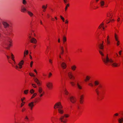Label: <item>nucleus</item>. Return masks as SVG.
Wrapping results in <instances>:
<instances>
[{"label": "nucleus", "mask_w": 123, "mask_h": 123, "mask_svg": "<svg viewBox=\"0 0 123 123\" xmlns=\"http://www.w3.org/2000/svg\"><path fill=\"white\" fill-rule=\"evenodd\" d=\"M99 52L102 56L101 58L103 61L106 64L109 63L113 67H117L119 66V65L115 62L113 59L111 58H109L108 54H107L106 57H105L104 54L102 51L100 50Z\"/></svg>", "instance_id": "nucleus-1"}, {"label": "nucleus", "mask_w": 123, "mask_h": 123, "mask_svg": "<svg viewBox=\"0 0 123 123\" xmlns=\"http://www.w3.org/2000/svg\"><path fill=\"white\" fill-rule=\"evenodd\" d=\"M38 92L39 94V96L40 98H41L44 95L45 93L42 87H38Z\"/></svg>", "instance_id": "nucleus-2"}, {"label": "nucleus", "mask_w": 123, "mask_h": 123, "mask_svg": "<svg viewBox=\"0 0 123 123\" xmlns=\"http://www.w3.org/2000/svg\"><path fill=\"white\" fill-rule=\"evenodd\" d=\"M99 5L102 8H106L108 6V5L106 4L104 0H101L99 2Z\"/></svg>", "instance_id": "nucleus-3"}, {"label": "nucleus", "mask_w": 123, "mask_h": 123, "mask_svg": "<svg viewBox=\"0 0 123 123\" xmlns=\"http://www.w3.org/2000/svg\"><path fill=\"white\" fill-rule=\"evenodd\" d=\"M46 86L49 90H51L53 87V83L50 81L48 82L46 84Z\"/></svg>", "instance_id": "nucleus-4"}, {"label": "nucleus", "mask_w": 123, "mask_h": 123, "mask_svg": "<svg viewBox=\"0 0 123 123\" xmlns=\"http://www.w3.org/2000/svg\"><path fill=\"white\" fill-rule=\"evenodd\" d=\"M62 107L61 102H58L55 104L54 106V108L55 109H58L61 107Z\"/></svg>", "instance_id": "nucleus-5"}, {"label": "nucleus", "mask_w": 123, "mask_h": 123, "mask_svg": "<svg viewBox=\"0 0 123 123\" xmlns=\"http://www.w3.org/2000/svg\"><path fill=\"white\" fill-rule=\"evenodd\" d=\"M28 36L29 38H31L32 36L36 37V35L34 30H32L29 33Z\"/></svg>", "instance_id": "nucleus-6"}, {"label": "nucleus", "mask_w": 123, "mask_h": 123, "mask_svg": "<svg viewBox=\"0 0 123 123\" xmlns=\"http://www.w3.org/2000/svg\"><path fill=\"white\" fill-rule=\"evenodd\" d=\"M123 16H122V14L121 13H120L118 16L117 21L119 23L121 24L123 22Z\"/></svg>", "instance_id": "nucleus-7"}, {"label": "nucleus", "mask_w": 123, "mask_h": 123, "mask_svg": "<svg viewBox=\"0 0 123 123\" xmlns=\"http://www.w3.org/2000/svg\"><path fill=\"white\" fill-rule=\"evenodd\" d=\"M35 105L34 102L33 101L29 103L28 105L29 109L31 111H32L33 110Z\"/></svg>", "instance_id": "nucleus-8"}, {"label": "nucleus", "mask_w": 123, "mask_h": 123, "mask_svg": "<svg viewBox=\"0 0 123 123\" xmlns=\"http://www.w3.org/2000/svg\"><path fill=\"white\" fill-rule=\"evenodd\" d=\"M70 101L72 104H75L76 102V97L74 96H71L69 98Z\"/></svg>", "instance_id": "nucleus-9"}, {"label": "nucleus", "mask_w": 123, "mask_h": 123, "mask_svg": "<svg viewBox=\"0 0 123 123\" xmlns=\"http://www.w3.org/2000/svg\"><path fill=\"white\" fill-rule=\"evenodd\" d=\"M115 39L116 41L117 42V45L118 46L120 44V42L119 39V37L116 33L115 34Z\"/></svg>", "instance_id": "nucleus-10"}, {"label": "nucleus", "mask_w": 123, "mask_h": 123, "mask_svg": "<svg viewBox=\"0 0 123 123\" xmlns=\"http://www.w3.org/2000/svg\"><path fill=\"white\" fill-rule=\"evenodd\" d=\"M34 82L36 83L38 86H40L42 84V81H40L36 77H34L33 78Z\"/></svg>", "instance_id": "nucleus-11"}, {"label": "nucleus", "mask_w": 123, "mask_h": 123, "mask_svg": "<svg viewBox=\"0 0 123 123\" xmlns=\"http://www.w3.org/2000/svg\"><path fill=\"white\" fill-rule=\"evenodd\" d=\"M68 75L69 78L70 79H74L75 78V77L73 75L71 72H69L68 74Z\"/></svg>", "instance_id": "nucleus-12"}, {"label": "nucleus", "mask_w": 123, "mask_h": 123, "mask_svg": "<svg viewBox=\"0 0 123 123\" xmlns=\"http://www.w3.org/2000/svg\"><path fill=\"white\" fill-rule=\"evenodd\" d=\"M59 120L61 123H66L67 121V120L63 116H61L59 118Z\"/></svg>", "instance_id": "nucleus-13"}, {"label": "nucleus", "mask_w": 123, "mask_h": 123, "mask_svg": "<svg viewBox=\"0 0 123 123\" xmlns=\"http://www.w3.org/2000/svg\"><path fill=\"white\" fill-rule=\"evenodd\" d=\"M61 66L62 68L63 69H65L67 67L66 63L64 62H62L61 63Z\"/></svg>", "instance_id": "nucleus-14"}, {"label": "nucleus", "mask_w": 123, "mask_h": 123, "mask_svg": "<svg viewBox=\"0 0 123 123\" xmlns=\"http://www.w3.org/2000/svg\"><path fill=\"white\" fill-rule=\"evenodd\" d=\"M24 63V61L23 60H22L19 62L18 63V66L19 69H21L23 67V65Z\"/></svg>", "instance_id": "nucleus-15"}, {"label": "nucleus", "mask_w": 123, "mask_h": 123, "mask_svg": "<svg viewBox=\"0 0 123 123\" xmlns=\"http://www.w3.org/2000/svg\"><path fill=\"white\" fill-rule=\"evenodd\" d=\"M104 25V23L103 22L102 23L98 26V29H101L102 30L104 31L105 29Z\"/></svg>", "instance_id": "nucleus-16"}, {"label": "nucleus", "mask_w": 123, "mask_h": 123, "mask_svg": "<svg viewBox=\"0 0 123 123\" xmlns=\"http://www.w3.org/2000/svg\"><path fill=\"white\" fill-rule=\"evenodd\" d=\"M30 39V41L31 43L34 44H36L37 43V40L35 38L32 37Z\"/></svg>", "instance_id": "nucleus-17"}, {"label": "nucleus", "mask_w": 123, "mask_h": 123, "mask_svg": "<svg viewBox=\"0 0 123 123\" xmlns=\"http://www.w3.org/2000/svg\"><path fill=\"white\" fill-rule=\"evenodd\" d=\"M58 113L60 114H63L64 112V111L63 109V107L58 109Z\"/></svg>", "instance_id": "nucleus-18"}, {"label": "nucleus", "mask_w": 123, "mask_h": 123, "mask_svg": "<svg viewBox=\"0 0 123 123\" xmlns=\"http://www.w3.org/2000/svg\"><path fill=\"white\" fill-rule=\"evenodd\" d=\"M113 16L112 12V11H109L107 14V16L109 17L110 18H112Z\"/></svg>", "instance_id": "nucleus-19"}, {"label": "nucleus", "mask_w": 123, "mask_h": 123, "mask_svg": "<svg viewBox=\"0 0 123 123\" xmlns=\"http://www.w3.org/2000/svg\"><path fill=\"white\" fill-rule=\"evenodd\" d=\"M77 87L79 89L81 90L82 89V87L80 82H78L77 83Z\"/></svg>", "instance_id": "nucleus-20"}, {"label": "nucleus", "mask_w": 123, "mask_h": 123, "mask_svg": "<svg viewBox=\"0 0 123 123\" xmlns=\"http://www.w3.org/2000/svg\"><path fill=\"white\" fill-rule=\"evenodd\" d=\"M7 41L9 43V48L12 46V41L11 39H9L7 40Z\"/></svg>", "instance_id": "nucleus-21"}, {"label": "nucleus", "mask_w": 123, "mask_h": 123, "mask_svg": "<svg viewBox=\"0 0 123 123\" xmlns=\"http://www.w3.org/2000/svg\"><path fill=\"white\" fill-rule=\"evenodd\" d=\"M107 40L106 42L108 45H109L110 43V36L109 35H108L107 37Z\"/></svg>", "instance_id": "nucleus-22"}, {"label": "nucleus", "mask_w": 123, "mask_h": 123, "mask_svg": "<svg viewBox=\"0 0 123 123\" xmlns=\"http://www.w3.org/2000/svg\"><path fill=\"white\" fill-rule=\"evenodd\" d=\"M29 53V51L28 50H25L24 53L23 58L25 59L26 56Z\"/></svg>", "instance_id": "nucleus-23"}, {"label": "nucleus", "mask_w": 123, "mask_h": 123, "mask_svg": "<svg viewBox=\"0 0 123 123\" xmlns=\"http://www.w3.org/2000/svg\"><path fill=\"white\" fill-rule=\"evenodd\" d=\"M91 78V77L90 76H86L84 80V81L85 82H87Z\"/></svg>", "instance_id": "nucleus-24"}, {"label": "nucleus", "mask_w": 123, "mask_h": 123, "mask_svg": "<svg viewBox=\"0 0 123 123\" xmlns=\"http://www.w3.org/2000/svg\"><path fill=\"white\" fill-rule=\"evenodd\" d=\"M21 11L22 12L24 13L26 12L27 9L24 7L22 6L21 7Z\"/></svg>", "instance_id": "nucleus-25"}, {"label": "nucleus", "mask_w": 123, "mask_h": 123, "mask_svg": "<svg viewBox=\"0 0 123 123\" xmlns=\"http://www.w3.org/2000/svg\"><path fill=\"white\" fill-rule=\"evenodd\" d=\"M76 68L77 67L75 65H73L71 67V69L73 71L75 70Z\"/></svg>", "instance_id": "nucleus-26"}, {"label": "nucleus", "mask_w": 123, "mask_h": 123, "mask_svg": "<svg viewBox=\"0 0 123 123\" xmlns=\"http://www.w3.org/2000/svg\"><path fill=\"white\" fill-rule=\"evenodd\" d=\"M47 7V5H44L42 6V8L43 9V12H45Z\"/></svg>", "instance_id": "nucleus-27"}, {"label": "nucleus", "mask_w": 123, "mask_h": 123, "mask_svg": "<svg viewBox=\"0 0 123 123\" xmlns=\"http://www.w3.org/2000/svg\"><path fill=\"white\" fill-rule=\"evenodd\" d=\"M2 24L5 27H7L9 26V24L5 21H3Z\"/></svg>", "instance_id": "nucleus-28"}, {"label": "nucleus", "mask_w": 123, "mask_h": 123, "mask_svg": "<svg viewBox=\"0 0 123 123\" xmlns=\"http://www.w3.org/2000/svg\"><path fill=\"white\" fill-rule=\"evenodd\" d=\"M118 123H123V117H121L118 118Z\"/></svg>", "instance_id": "nucleus-29"}, {"label": "nucleus", "mask_w": 123, "mask_h": 123, "mask_svg": "<svg viewBox=\"0 0 123 123\" xmlns=\"http://www.w3.org/2000/svg\"><path fill=\"white\" fill-rule=\"evenodd\" d=\"M64 94L66 95H68L69 94V92L66 88H65L63 89Z\"/></svg>", "instance_id": "nucleus-30"}, {"label": "nucleus", "mask_w": 123, "mask_h": 123, "mask_svg": "<svg viewBox=\"0 0 123 123\" xmlns=\"http://www.w3.org/2000/svg\"><path fill=\"white\" fill-rule=\"evenodd\" d=\"M27 13L31 17H32L33 15V13L30 11H28Z\"/></svg>", "instance_id": "nucleus-31"}, {"label": "nucleus", "mask_w": 123, "mask_h": 123, "mask_svg": "<svg viewBox=\"0 0 123 123\" xmlns=\"http://www.w3.org/2000/svg\"><path fill=\"white\" fill-rule=\"evenodd\" d=\"M11 57L12 60L14 61V64H15V62L14 59V55L12 53L11 54Z\"/></svg>", "instance_id": "nucleus-32"}, {"label": "nucleus", "mask_w": 123, "mask_h": 123, "mask_svg": "<svg viewBox=\"0 0 123 123\" xmlns=\"http://www.w3.org/2000/svg\"><path fill=\"white\" fill-rule=\"evenodd\" d=\"M70 83L72 86L74 87L75 86V83L73 81H71L70 82Z\"/></svg>", "instance_id": "nucleus-33"}, {"label": "nucleus", "mask_w": 123, "mask_h": 123, "mask_svg": "<svg viewBox=\"0 0 123 123\" xmlns=\"http://www.w3.org/2000/svg\"><path fill=\"white\" fill-rule=\"evenodd\" d=\"M99 48L100 49H103L104 48V45L103 43L100 44L99 46Z\"/></svg>", "instance_id": "nucleus-34"}, {"label": "nucleus", "mask_w": 123, "mask_h": 123, "mask_svg": "<svg viewBox=\"0 0 123 123\" xmlns=\"http://www.w3.org/2000/svg\"><path fill=\"white\" fill-rule=\"evenodd\" d=\"M29 91L28 90H25L24 91V93L25 95H27L29 93Z\"/></svg>", "instance_id": "nucleus-35"}, {"label": "nucleus", "mask_w": 123, "mask_h": 123, "mask_svg": "<svg viewBox=\"0 0 123 123\" xmlns=\"http://www.w3.org/2000/svg\"><path fill=\"white\" fill-rule=\"evenodd\" d=\"M37 93H34L32 95L31 98V99H32L35 98L37 95Z\"/></svg>", "instance_id": "nucleus-36"}, {"label": "nucleus", "mask_w": 123, "mask_h": 123, "mask_svg": "<svg viewBox=\"0 0 123 123\" xmlns=\"http://www.w3.org/2000/svg\"><path fill=\"white\" fill-rule=\"evenodd\" d=\"M69 4H67L65 6V11H66L67 9L69 7Z\"/></svg>", "instance_id": "nucleus-37"}, {"label": "nucleus", "mask_w": 123, "mask_h": 123, "mask_svg": "<svg viewBox=\"0 0 123 123\" xmlns=\"http://www.w3.org/2000/svg\"><path fill=\"white\" fill-rule=\"evenodd\" d=\"M88 85L89 86H91V87H92L93 86V84L91 82H89L88 83Z\"/></svg>", "instance_id": "nucleus-38"}, {"label": "nucleus", "mask_w": 123, "mask_h": 123, "mask_svg": "<svg viewBox=\"0 0 123 123\" xmlns=\"http://www.w3.org/2000/svg\"><path fill=\"white\" fill-rule=\"evenodd\" d=\"M56 118L55 117H51V121L53 123H54L55 121V119H56Z\"/></svg>", "instance_id": "nucleus-39"}, {"label": "nucleus", "mask_w": 123, "mask_h": 123, "mask_svg": "<svg viewBox=\"0 0 123 123\" xmlns=\"http://www.w3.org/2000/svg\"><path fill=\"white\" fill-rule=\"evenodd\" d=\"M63 41L64 43L67 41L66 37L65 36H64L63 38Z\"/></svg>", "instance_id": "nucleus-40"}, {"label": "nucleus", "mask_w": 123, "mask_h": 123, "mask_svg": "<svg viewBox=\"0 0 123 123\" xmlns=\"http://www.w3.org/2000/svg\"><path fill=\"white\" fill-rule=\"evenodd\" d=\"M119 115V114L118 113H116L114 114L113 117L114 118H115L116 117H117Z\"/></svg>", "instance_id": "nucleus-41"}, {"label": "nucleus", "mask_w": 123, "mask_h": 123, "mask_svg": "<svg viewBox=\"0 0 123 123\" xmlns=\"http://www.w3.org/2000/svg\"><path fill=\"white\" fill-rule=\"evenodd\" d=\"M65 118H68L69 117V115L68 114H66L63 115Z\"/></svg>", "instance_id": "nucleus-42"}, {"label": "nucleus", "mask_w": 123, "mask_h": 123, "mask_svg": "<svg viewBox=\"0 0 123 123\" xmlns=\"http://www.w3.org/2000/svg\"><path fill=\"white\" fill-rule=\"evenodd\" d=\"M25 121H29V117L27 116H26L25 118Z\"/></svg>", "instance_id": "nucleus-43"}, {"label": "nucleus", "mask_w": 123, "mask_h": 123, "mask_svg": "<svg viewBox=\"0 0 123 123\" xmlns=\"http://www.w3.org/2000/svg\"><path fill=\"white\" fill-rule=\"evenodd\" d=\"M35 91L33 89H31L30 91V92L31 94H32L34 93Z\"/></svg>", "instance_id": "nucleus-44"}, {"label": "nucleus", "mask_w": 123, "mask_h": 123, "mask_svg": "<svg viewBox=\"0 0 123 123\" xmlns=\"http://www.w3.org/2000/svg\"><path fill=\"white\" fill-rule=\"evenodd\" d=\"M84 102V99L80 98V104H82Z\"/></svg>", "instance_id": "nucleus-45"}, {"label": "nucleus", "mask_w": 123, "mask_h": 123, "mask_svg": "<svg viewBox=\"0 0 123 123\" xmlns=\"http://www.w3.org/2000/svg\"><path fill=\"white\" fill-rule=\"evenodd\" d=\"M25 102H22V103H21L20 107H22L25 104Z\"/></svg>", "instance_id": "nucleus-46"}, {"label": "nucleus", "mask_w": 123, "mask_h": 123, "mask_svg": "<svg viewBox=\"0 0 123 123\" xmlns=\"http://www.w3.org/2000/svg\"><path fill=\"white\" fill-rule=\"evenodd\" d=\"M99 84V82L98 81H96L94 82V84L95 86L98 85Z\"/></svg>", "instance_id": "nucleus-47"}, {"label": "nucleus", "mask_w": 123, "mask_h": 123, "mask_svg": "<svg viewBox=\"0 0 123 123\" xmlns=\"http://www.w3.org/2000/svg\"><path fill=\"white\" fill-rule=\"evenodd\" d=\"M29 75L31 77H35V75L34 74L32 73H29Z\"/></svg>", "instance_id": "nucleus-48"}, {"label": "nucleus", "mask_w": 123, "mask_h": 123, "mask_svg": "<svg viewBox=\"0 0 123 123\" xmlns=\"http://www.w3.org/2000/svg\"><path fill=\"white\" fill-rule=\"evenodd\" d=\"M52 74L51 72L49 73L48 75V77L49 78H50L52 76Z\"/></svg>", "instance_id": "nucleus-49"}, {"label": "nucleus", "mask_w": 123, "mask_h": 123, "mask_svg": "<svg viewBox=\"0 0 123 123\" xmlns=\"http://www.w3.org/2000/svg\"><path fill=\"white\" fill-rule=\"evenodd\" d=\"M84 94H82L81 95L80 97V99H84Z\"/></svg>", "instance_id": "nucleus-50"}, {"label": "nucleus", "mask_w": 123, "mask_h": 123, "mask_svg": "<svg viewBox=\"0 0 123 123\" xmlns=\"http://www.w3.org/2000/svg\"><path fill=\"white\" fill-rule=\"evenodd\" d=\"M25 97H23L22 98H21V102H24V101L25 100Z\"/></svg>", "instance_id": "nucleus-51"}, {"label": "nucleus", "mask_w": 123, "mask_h": 123, "mask_svg": "<svg viewBox=\"0 0 123 123\" xmlns=\"http://www.w3.org/2000/svg\"><path fill=\"white\" fill-rule=\"evenodd\" d=\"M26 109L25 107H23L21 110V111L22 112H24L26 111Z\"/></svg>", "instance_id": "nucleus-52"}, {"label": "nucleus", "mask_w": 123, "mask_h": 123, "mask_svg": "<svg viewBox=\"0 0 123 123\" xmlns=\"http://www.w3.org/2000/svg\"><path fill=\"white\" fill-rule=\"evenodd\" d=\"M96 92L98 95L99 94V92L98 88H97L96 89Z\"/></svg>", "instance_id": "nucleus-53"}, {"label": "nucleus", "mask_w": 123, "mask_h": 123, "mask_svg": "<svg viewBox=\"0 0 123 123\" xmlns=\"http://www.w3.org/2000/svg\"><path fill=\"white\" fill-rule=\"evenodd\" d=\"M32 86L34 88H36L37 87V85L34 84H32Z\"/></svg>", "instance_id": "nucleus-54"}, {"label": "nucleus", "mask_w": 123, "mask_h": 123, "mask_svg": "<svg viewBox=\"0 0 123 123\" xmlns=\"http://www.w3.org/2000/svg\"><path fill=\"white\" fill-rule=\"evenodd\" d=\"M22 3L24 4L25 5L27 3V2L26 0H23Z\"/></svg>", "instance_id": "nucleus-55"}, {"label": "nucleus", "mask_w": 123, "mask_h": 123, "mask_svg": "<svg viewBox=\"0 0 123 123\" xmlns=\"http://www.w3.org/2000/svg\"><path fill=\"white\" fill-rule=\"evenodd\" d=\"M60 17L61 19L62 20L63 22H64V18L61 15L60 16Z\"/></svg>", "instance_id": "nucleus-56"}, {"label": "nucleus", "mask_w": 123, "mask_h": 123, "mask_svg": "<svg viewBox=\"0 0 123 123\" xmlns=\"http://www.w3.org/2000/svg\"><path fill=\"white\" fill-rule=\"evenodd\" d=\"M33 63V61H31V62L30 63V66L31 67H32Z\"/></svg>", "instance_id": "nucleus-57"}, {"label": "nucleus", "mask_w": 123, "mask_h": 123, "mask_svg": "<svg viewBox=\"0 0 123 123\" xmlns=\"http://www.w3.org/2000/svg\"><path fill=\"white\" fill-rule=\"evenodd\" d=\"M122 50H120V51H119L118 52L119 54L120 55H122Z\"/></svg>", "instance_id": "nucleus-58"}, {"label": "nucleus", "mask_w": 123, "mask_h": 123, "mask_svg": "<svg viewBox=\"0 0 123 123\" xmlns=\"http://www.w3.org/2000/svg\"><path fill=\"white\" fill-rule=\"evenodd\" d=\"M61 51H64L63 47L62 46H61L60 48Z\"/></svg>", "instance_id": "nucleus-59"}, {"label": "nucleus", "mask_w": 123, "mask_h": 123, "mask_svg": "<svg viewBox=\"0 0 123 123\" xmlns=\"http://www.w3.org/2000/svg\"><path fill=\"white\" fill-rule=\"evenodd\" d=\"M49 62L51 64H52V59H50L49 60Z\"/></svg>", "instance_id": "nucleus-60"}, {"label": "nucleus", "mask_w": 123, "mask_h": 123, "mask_svg": "<svg viewBox=\"0 0 123 123\" xmlns=\"http://www.w3.org/2000/svg\"><path fill=\"white\" fill-rule=\"evenodd\" d=\"M68 20L67 19L66 20H65V23L66 24H68Z\"/></svg>", "instance_id": "nucleus-61"}, {"label": "nucleus", "mask_w": 123, "mask_h": 123, "mask_svg": "<svg viewBox=\"0 0 123 123\" xmlns=\"http://www.w3.org/2000/svg\"><path fill=\"white\" fill-rule=\"evenodd\" d=\"M114 56L116 57H118V54L117 53H116L114 55Z\"/></svg>", "instance_id": "nucleus-62"}, {"label": "nucleus", "mask_w": 123, "mask_h": 123, "mask_svg": "<svg viewBox=\"0 0 123 123\" xmlns=\"http://www.w3.org/2000/svg\"><path fill=\"white\" fill-rule=\"evenodd\" d=\"M34 71L37 74V70L36 69H35L34 70Z\"/></svg>", "instance_id": "nucleus-63"}, {"label": "nucleus", "mask_w": 123, "mask_h": 123, "mask_svg": "<svg viewBox=\"0 0 123 123\" xmlns=\"http://www.w3.org/2000/svg\"><path fill=\"white\" fill-rule=\"evenodd\" d=\"M65 3H67L68 1V0H63Z\"/></svg>", "instance_id": "nucleus-64"}]
</instances>
